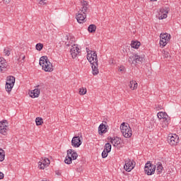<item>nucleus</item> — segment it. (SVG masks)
I'll return each instance as SVG.
<instances>
[{
	"label": "nucleus",
	"instance_id": "1a4fd4ad",
	"mask_svg": "<svg viewBox=\"0 0 181 181\" xmlns=\"http://www.w3.org/2000/svg\"><path fill=\"white\" fill-rule=\"evenodd\" d=\"M169 40H170V35L169 34L164 33L160 35V45L163 46V47H165V46L168 45Z\"/></svg>",
	"mask_w": 181,
	"mask_h": 181
},
{
	"label": "nucleus",
	"instance_id": "39448f33",
	"mask_svg": "<svg viewBox=\"0 0 181 181\" xmlns=\"http://www.w3.org/2000/svg\"><path fill=\"white\" fill-rule=\"evenodd\" d=\"M77 158H78L77 153L73 149H69L64 163H66V165H71L72 160H76Z\"/></svg>",
	"mask_w": 181,
	"mask_h": 181
},
{
	"label": "nucleus",
	"instance_id": "cd10ccee",
	"mask_svg": "<svg viewBox=\"0 0 181 181\" xmlns=\"http://www.w3.org/2000/svg\"><path fill=\"white\" fill-rule=\"evenodd\" d=\"M12 51L11 48L6 47L4 49V52L6 56H11V52Z\"/></svg>",
	"mask_w": 181,
	"mask_h": 181
},
{
	"label": "nucleus",
	"instance_id": "aec40b11",
	"mask_svg": "<svg viewBox=\"0 0 181 181\" xmlns=\"http://www.w3.org/2000/svg\"><path fill=\"white\" fill-rule=\"evenodd\" d=\"M6 84H11V86H15V77L13 76H7Z\"/></svg>",
	"mask_w": 181,
	"mask_h": 181
},
{
	"label": "nucleus",
	"instance_id": "2f4dec72",
	"mask_svg": "<svg viewBox=\"0 0 181 181\" xmlns=\"http://www.w3.org/2000/svg\"><path fill=\"white\" fill-rule=\"evenodd\" d=\"M134 62H135V55H132L129 57V62L131 64H134Z\"/></svg>",
	"mask_w": 181,
	"mask_h": 181
},
{
	"label": "nucleus",
	"instance_id": "393cba45",
	"mask_svg": "<svg viewBox=\"0 0 181 181\" xmlns=\"http://www.w3.org/2000/svg\"><path fill=\"white\" fill-rule=\"evenodd\" d=\"M131 46L133 49H138L139 46H141V42L138 41H132Z\"/></svg>",
	"mask_w": 181,
	"mask_h": 181
},
{
	"label": "nucleus",
	"instance_id": "a878e982",
	"mask_svg": "<svg viewBox=\"0 0 181 181\" xmlns=\"http://www.w3.org/2000/svg\"><path fill=\"white\" fill-rule=\"evenodd\" d=\"M5 159V151L4 149L0 148V162H4Z\"/></svg>",
	"mask_w": 181,
	"mask_h": 181
},
{
	"label": "nucleus",
	"instance_id": "c9c22d12",
	"mask_svg": "<svg viewBox=\"0 0 181 181\" xmlns=\"http://www.w3.org/2000/svg\"><path fill=\"white\" fill-rule=\"evenodd\" d=\"M168 18L167 13H163L160 17V19H166Z\"/></svg>",
	"mask_w": 181,
	"mask_h": 181
},
{
	"label": "nucleus",
	"instance_id": "72a5a7b5",
	"mask_svg": "<svg viewBox=\"0 0 181 181\" xmlns=\"http://www.w3.org/2000/svg\"><path fill=\"white\" fill-rule=\"evenodd\" d=\"M108 153H110L108 151L103 150V151L102 152V158H107L108 156Z\"/></svg>",
	"mask_w": 181,
	"mask_h": 181
},
{
	"label": "nucleus",
	"instance_id": "20e7f679",
	"mask_svg": "<svg viewBox=\"0 0 181 181\" xmlns=\"http://www.w3.org/2000/svg\"><path fill=\"white\" fill-rule=\"evenodd\" d=\"M121 132L124 138H131L132 136V129L128 123L123 122L120 125Z\"/></svg>",
	"mask_w": 181,
	"mask_h": 181
},
{
	"label": "nucleus",
	"instance_id": "f257e3e1",
	"mask_svg": "<svg viewBox=\"0 0 181 181\" xmlns=\"http://www.w3.org/2000/svg\"><path fill=\"white\" fill-rule=\"evenodd\" d=\"M82 7L78 11V15H76V20L78 23H83L84 21H86L87 12H90L88 9V1H81Z\"/></svg>",
	"mask_w": 181,
	"mask_h": 181
},
{
	"label": "nucleus",
	"instance_id": "ddd939ff",
	"mask_svg": "<svg viewBox=\"0 0 181 181\" xmlns=\"http://www.w3.org/2000/svg\"><path fill=\"white\" fill-rule=\"evenodd\" d=\"M70 52L72 56V59H76V57H77V55L80 53V49L78 48V47H77V45H74L71 46Z\"/></svg>",
	"mask_w": 181,
	"mask_h": 181
},
{
	"label": "nucleus",
	"instance_id": "7c9ffc66",
	"mask_svg": "<svg viewBox=\"0 0 181 181\" xmlns=\"http://www.w3.org/2000/svg\"><path fill=\"white\" fill-rule=\"evenodd\" d=\"M36 50H38V52H40L43 49V44L42 43H37L35 45Z\"/></svg>",
	"mask_w": 181,
	"mask_h": 181
},
{
	"label": "nucleus",
	"instance_id": "9b49d317",
	"mask_svg": "<svg viewBox=\"0 0 181 181\" xmlns=\"http://www.w3.org/2000/svg\"><path fill=\"white\" fill-rule=\"evenodd\" d=\"M81 139H83V136H74L71 140V145L74 148H80L81 144H83V141H81Z\"/></svg>",
	"mask_w": 181,
	"mask_h": 181
},
{
	"label": "nucleus",
	"instance_id": "423d86ee",
	"mask_svg": "<svg viewBox=\"0 0 181 181\" xmlns=\"http://www.w3.org/2000/svg\"><path fill=\"white\" fill-rule=\"evenodd\" d=\"M168 142L172 146H175L177 145V144H179V142H180L179 136H177L176 134H169V136L168 137Z\"/></svg>",
	"mask_w": 181,
	"mask_h": 181
},
{
	"label": "nucleus",
	"instance_id": "f8f14e48",
	"mask_svg": "<svg viewBox=\"0 0 181 181\" xmlns=\"http://www.w3.org/2000/svg\"><path fill=\"white\" fill-rule=\"evenodd\" d=\"M6 128H8V122L6 119L0 122V133L2 135H6V131H8Z\"/></svg>",
	"mask_w": 181,
	"mask_h": 181
},
{
	"label": "nucleus",
	"instance_id": "4be33fe9",
	"mask_svg": "<svg viewBox=\"0 0 181 181\" xmlns=\"http://www.w3.org/2000/svg\"><path fill=\"white\" fill-rule=\"evenodd\" d=\"M129 86L131 90H136V88H138V83H136L135 81H131Z\"/></svg>",
	"mask_w": 181,
	"mask_h": 181
},
{
	"label": "nucleus",
	"instance_id": "b1692460",
	"mask_svg": "<svg viewBox=\"0 0 181 181\" xmlns=\"http://www.w3.org/2000/svg\"><path fill=\"white\" fill-rule=\"evenodd\" d=\"M96 30L97 26H95V25L94 24H90L88 28V30L90 33H94V32H95Z\"/></svg>",
	"mask_w": 181,
	"mask_h": 181
},
{
	"label": "nucleus",
	"instance_id": "c756f323",
	"mask_svg": "<svg viewBox=\"0 0 181 181\" xmlns=\"http://www.w3.org/2000/svg\"><path fill=\"white\" fill-rule=\"evenodd\" d=\"M35 122H36V125H37V126L42 125V124H43L42 117H37L35 119Z\"/></svg>",
	"mask_w": 181,
	"mask_h": 181
},
{
	"label": "nucleus",
	"instance_id": "7ed1b4c3",
	"mask_svg": "<svg viewBox=\"0 0 181 181\" xmlns=\"http://www.w3.org/2000/svg\"><path fill=\"white\" fill-rule=\"evenodd\" d=\"M158 119L161 121V125L163 128H166L170 122V117L165 112H160L157 114Z\"/></svg>",
	"mask_w": 181,
	"mask_h": 181
},
{
	"label": "nucleus",
	"instance_id": "58836bf2",
	"mask_svg": "<svg viewBox=\"0 0 181 181\" xmlns=\"http://www.w3.org/2000/svg\"><path fill=\"white\" fill-rule=\"evenodd\" d=\"M4 176H5V175H4L2 172H0V180L1 179H4Z\"/></svg>",
	"mask_w": 181,
	"mask_h": 181
},
{
	"label": "nucleus",
	"instance_id": "6ab92c4d",
	"mask_svg": "<svg viewBox=\"0 0 181 181\" xmlns=\"http://www.w3.org/2000/svg\"><path fill=\"white\" fill-rule=\"evenodd\" d=\"M144 62H145V57L138 54L135 55V63L140 64V63H144Z\"/></svg>",
	"mask_w": 181,
	"mask_h": 181
},
{
	"label": "nucleus",
	"instance_id": "bb28decb",
	"mask_svg": "<svg viewBox=\"0 0 181 181\" xmlns=\"http://www.w3.org/2000/svg\"><path fill=\"white\" fill-rule=\"evenodd\" d=\"M12 88H13V85H11L10 83H6V90L8 93H11V91H12Z\"/></svg>",
	"mask_w": 181,
	"mask_h": 181
},
{
	"label": "nucleus",
	"instance_id": "f03ea898",
	"mask_svg": "<svg viewBox=\"0 0 181 181\" xmlns=\"http://www.w3.org/2000/svg\"><path fill=\"white\" fill-rule=\"evenodd\" d=\"M40 66H42V70H45V71L52 72V71L53 70V65L52 64V62L49 61V59H47V57L46 56L40 57Z\"/></svg>",
	"mask_w": 181,
	"mask_h": 181
},
{
	"label": "nucleus",
	"instance_id": "5701e85b",
	"mask_svg": "<svg viewBox=\"0 0 181 181\" xmlns=\"http://www.w3.org/2000/svg\"><path fill=\"white\" fill-rule=\"evenodd\" d=\"M162 172H163V166L162 165V163H158L156 168L157 175H160Z\"/></svg>",
	"mask_w": 181,
	"mask_h": 181
},
{
	"label": "nucleus",
	"instance_id": "79ce46f5",
	"mask_svg": "<svg viewBox=\"0 0 181 181\" xmlns=\"http://www.w3.org/2000/svg\"><path fill=\"white\" fill-rule=\"evenodd\" d=\"M119 71H124V67H120V68L119 69Z\"/></svg>",
	"mask_w": 181,
	"mask_h": 181
},
{
	"label": "nucleus",
	"instance_id": "a211bd4d",
	"mask_svg": "<svg viewBox=\"0 0 181 181\" xmlns=\"http://www.w3.org/2000/svg\"><path fill=\"white\" fill-rule=\"evenodd\" d=\"M39 95H40V90L37 88L31 90L30 93V96L31 97V98H37Z\"/></svg>",
	"mask_w": 181,
	"mask_h": 181
},
{
	"label": "nucleus",
	"instance_id": "4468645a",
	"mask_svg": "<svg viewBox=\"0 0 181 181\" xmlns=\"http://www.w3.org/2000/svg\"><path fill=\"white\" fill-rule=\"evenodd\" d=\"M90 64L92 67V74L93 76H97V74L100 73V71L98 70V61L95 59V62L90 63Z\"/></svg>",
	"mask_w": 181,
	"mask_h": 181
},
{
	"label": "nucleus",
	"instance_id": "dca6fc26",
	"mask_svg": "<svg viewBox=\"0 0 181 181\" xmlns=\"http://www.w3.org/2000/svg\"><path fill=\"white\" fill-rule=\"evenodd\" d=\"M49 165H50V160L48 158H45L42 161L38 162L40 169H45V167L49 166Z\"/></svg>",
	"mask_w": 181,
	"mask_h": 181
},
{
	"label": "nucleus",
	"instance_id": "473e14b6",
	"mask_svg": "<svg viewBox=\"0 0 181 181\" xmlns=\"http://www.w3.org/2000/svg\"><path fill=\"white\" fill-rule=\"evenodd\" d=\"M87 93V89H84V88H80L79 89V94L80 95H84Z\"/></svg>",
	"mask_w": 181,
	"mask_h": 181
},
{
	"label": "nucleus",
	"instance_id": "412c9836",
	"mask_svg": "<svg viewBox=\"0 0 181 181\" xmlns=\"http://www.w3.org/2000/svg\"><path fill=\"white\" fill-rule=\"evenodd\" d=\"M7 66L8 64H6V62L0 58V71H4V70L6 69Z\"/></svg>",
	"mask_w": 181,
	"mask_h": 181
},
{
	"label": "nucleus",
	"instance_id": "9d476101",
	"mask_svg": "<svg viewBox=\"0 0 181 181\" xmlns=\"http://www.w3.org/2000/svg\"><path fill=\"white\" fill-rule=\"evenodd\" d=\"M87 50V59L88 60L89 63H93V62H98V59H97V52L94 51L89 50L86 48Z\"/></svg>",
	"mask_w": 181,
	"mask_h": 181
},
{
	"label": "nucleus",
	"instance_id": "ea45409f",
	"mask_svg": "<svg viewBox=\"0 0 181 181\" xmlns=\"http://www.w3.org/2000/svg\"><path fill=\"white\" fill-rule=\"evenodd\" d=\"M55 173H56V175H57V176L62 175V173H60V171H56Z\"/></svg>",
	"mask_w": 181,
	"mask_h": 181
},
{
	"label": "nucleus",
	"instance_id": "4c0bfd02",
	"mask_svg": "<svg viewBox=\"0 0 181 181\" xmlns=\"http://www.w3.org/2000/svg\"><path fill=\"white\" fill-rule=\"evenodd\" d=\"M4 4H6V5H8V4L11 3V0H3Z\"/></svg>",
	"mask_w": 181,
	"mask_h": 181
},
{
	"label": "nucleus",
	"instance_id": "a19ab883",
	"mask_svg": "<svg viewBox=\"0 0 181 181\" xmlns=\"http://www.w3.org/2000/svg\"><path fill=\"white\" fill-rule=\"evenodd\" d=\"M20 57H22L23 62H25V55L22 56V54H21L20 56Z\"/></svg>",
	"mask_w": 181,
	"mask_h": 181
},
{
	"label": "nucleus",
	"instance_id": "f3484780",
	"mask_svg": "<svg viewBox=\"0 0 181 181\" xmlns=\"http://www.w3.org/2000/svg\"><path fill=\"white\" fill-rule=\"evenodd\" d=\"M108 139L110 140V142L113 145V146H118V145L121 144V139L118 136H116L115 138L108 137Z\"/></svg>",
	"mask_w": 181,
	"mask_h": 181
},
{
	"label": "nucleus",
	"instance_id": "2eb2a0df",
	"mask_svg": "<svg viewBox=\"0 0 181 181\" xmlns=\"http://www.w3.org/2000/svg\"><path fill=\"white\" fill-rule=\"evenodd\" d=\"M107 128H108L107 125L104 124V123L100 124L98 127L99 135H103V134L108 132V129Z\"/></svg>",
	"mask_w": 181,
	"mask_h": 181
},
{
	"label": "nucleus",
	"instance_id": "e433bc0d",
	"mask_svg": "<svg viewBox=\"0 0 181 181\" xmlns=\"http://www.w3.org/2000/svg\"><path fill=\"white\" fill-rule=\"evenodd\" d=\"M39 4L40 5H46V0H40Z\"/></svg>",
	"mask_w": 181,
	"mask_h": 181
},
{
	"label": "nucleus",
	"instance_id": "f704fd0d",
	"mask_svg": "<svg viewBox=\"0 0 181 181\" xmlns=\"http://www.w3.org/2000/svg\"><path fill=\"white\" fill-rule=\"evenodd\" d=\"M164 57L165 59H169V57H170V54L168 52L165 51L164 52Z\"/></svg>",
	"mask_w": 181,
	"mask_h": 181
},
{
	"label": "nucleus",
	"instance_id": "c85d7f7f",
	"mask_svg": "<svg viewBox=\"0 0 181 181\" xmlns=\"http://www.w3.org/2000/svg\"><path fill=\"white\" fill-rule=\"evenodd\" d=\"M111 148H112L111 144L107 143V144H105V145L104 151H107V152L110 153V152H111Z\"/></svg>",
	"mask_w": 181,
	"mask_h": 181
},
{
	"label": "nucleus",
	"instance_id": "6e6552de",
	"mask_svg": "<svg viewBox=\"0 0 181 181\" xmlns=\"http://www.w3.org/2000/svg\"><path fill=\"white\" fill-rule=\"evenodd\" d=\"M124 170L126 172H131L134 168H135L136 163L134 160H131L129 158H126L124 160Z\"/></svg>",
	"mask_w": 181,
	"mask_h": 181
},
{
	"label": "nucleus",
	"instance_id": "0eeeda50",
	"mask_svg": "<svg viewBox=\"0 0 181 181\" xmlns=\"http://www.w3.org/2000/svg\"><path fill=\"white\" fill-rule=\"evenodd\" d=\"M155 170H156V166L151 164V163H146L144 167V171L146 175L151 176L155 173Z\"/></svg>",
	"mask_w": 181,
	"mask_h": 181
}]
</instances>
